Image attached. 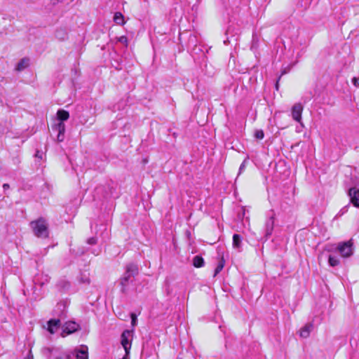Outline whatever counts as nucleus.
<instances>
[{
  "label": "nucleus",
  "mask_w": 359,
  "mask_h": 359,
  "mask_svg": "<svg viewBox=\"0 0 359 359\" xmlns=\"http://www.w3.org/2000/svg\"><path fill=\"white\" fill-rule=\"evenodd\" d=\"M41 353L47 359H74L71 351H60L57 348L43 347Z\"/></svg>",
  "instance_id": "obj_3"
},
{
  "label": "nucleus",
  "mask_w": 359,
  "mask_h": 359,
  "mask_svg": "<svg viewBox=\"0 0 359 359\" xmlns=\"http://www.w3.org/2000/svg\"><path fill=\"white\" fill-rule=\"evenodd\" d=\"M111 65L116 70H121L122 69L121 62L119 60H114V62H111Z\"/></svg>",
  "instance_id": "obj_25"
},
{
  "label": "nucleus",
  "mask_w": 359,
  "mask_h": 359,
  "mask_svg": "<svg viewBox=\"0 0 359 359\" xmlns=\"http://www.w3.org/2000/svg\"><path fill=\"white\" fill-rule=\"evenodd\" d=\"M70 252H74V250H70Z\"/></svg>",
  "instance_id": "obj_43"
},
{
  "label": "nucleus",
  "mask_w": 359,
  "mask_h": 359,
  "mask_svg": "<svg viewBox=\"0 0 359 359\" xmlns=\"http://www.w3.org/2000/svg\"><path fill=\"white\" fill-rule=\"evenodd\" d=\"M133 331L129 330H125L121 335V344L123 347L125 352L130 354V350L131 348V339L129 337L132 335Z\"/></svg>",
  "instance_id": "obj_10"
},
{
  "label": "nucleus",
  "mask_w": 359,
  "mask_h": 359,
  "mask_svg": "<svg viewBox=\"0 0 359 359\" xmlns=\"http://www.w3.org/2000/svg\"><path fill=\"white\" fill-rule=\"evenodd\" d=\"M81 330L79 324L75 321L69 320L65 323L62 326L61 337H65Z\"/></svg>",
  "instance_id": "obj_9"
},
{
  "label": "nucleus",
  "mask_w": 359,
  "mask_h": 359,
  "mask_svg": "<svg viewBox=\"0 0 359 359\" xmlns=\"http://www.w3.org/2000/svg\"><path fill=\"white\" fill-rule=\"evenodd\" d=\"M352 83H353L354 86L359 87V77L358 78L353 77L352 79Z\"/></svg>",
  "instance_id": "obj_33"
},
{
  "label": "nucleus",
  "mask_w": 359,
  "mask_h": 359,
  "mask_svg": "<svg viewBox=\"0 0 359 359\" xmlns=\"http://www.w3.org/2000/svg\"><path fill=\"white\" fill-rule=\"evenodd\" d=\"M29 60L28 58H22L21 59L17 65L16 69L18 71H21L26 68L29 65Z\"/></svg>",
  "instance_id": "obj_22"
},
{
  "label": "nucleus",
  "mask_w": 359,
  "mask_h": 359,
  "mask_svg": "<svg viewBox=\"0 0 359 359\" xmlns=\"http://www.w3.org/2000/svg\"><path fill=\"white\" fill-rule=\"evenodd\" d=\"M79 282L81 283H84V284L88 285L90 283V279L88 275H86L85 273H81L80 278H79Z\"/></svg>",
  "instance_id": "obj_24"
},
{
  "label": "nucleus",
  "mask_w": 359,
  "mask_h": 359,
  "mask_svg": "<svg viewBox=\"0 0 359 359\" xmlns=\"http://www.w3.org/2000/svg\"><path fill=\"white\" fill-rule=\"evenodd\" d=\"M43 153L39 150H36L34 156L40 160L43 158Z\"/></svg>",
  "instance_id": "obj_32"
},
{
  "label": "nucleus",
  "mask_w": 359,
  "mask_h": 359,
  "mask_svg": "<svg viewBox=\"0 0 359 359\" xmlns=\"http://www.w3.org/2000/svg\"><path fill=\"white\" fill-rule=\"evenodd\" d=\"M91 252L95 255H98L100 253V252H101V248H99L97 249H95V250H92Z\"/></svg>",
  "instance_id": "obj_34"
},
{
  "label": "nucleus",
  "mask_w": 359,
  "mask_h": 359,
  "mask_svg": "<svg viewBox=\"0 0 359 359\" xmlns=\"http://www.w3.org/2000/svg\"><path fill=\"white\" fill-rule=\"evenodd\" d=\"M255 137L257 140H262L264 137V133L262 130H256L255 132Z\"/></svg>",
  "instance_id": "obj_26"
},
{
  "label": "nucleus",
  "mask_w": 359,
  "mask_h": 359,
  "mask_svg": "<svg viewBox=\"0 0 359 359\" xmlns=\"http://www.w3.org/2000/svg\"><path fill=\"white\" fill-rule=\"evenodd\" d=\"M304 109V106L302 103H295L291 109V114L292 118L298 123H301L302 114Z\"/></svg>",
  "instance_id": "obj_12"
},
{
  "label": "nucleus",
  "mask_w": 359,
  "mask_h": 359,
  "mask_svg": "<svg viewBox=\"0 0 359 359\" xmlns=\"http://www.w3.org/2000/svg\"><path fill=\"white\" fill-rule=\"evenodd\" d=\"M62 326L61 320L53 318L46 322V326H44V328H46L50 334H53L57 332Z\"/></svg>",
  "instance_id": "obj_11"
},
{
  "label": "nucleus",
  "mask_w": 359,
  "mask_h": 359,
  "mask_svg": "<svg viewBox=\"0 0 359 359\" xmlns=\"http://www.w3.org/2000/svg\"><path fill=\"white\" fill-rule=\"evenodd\" d=\"M204 263V259L201 255H196L193 259V265L196 268L203 266Z\"/></svg>",
  "instance_id": "obj_20"
},
{
  "label": "nucleus",
  "mask_w": 359,
  "mask_h": 359,
  "mask_svg": "<svg viewBox=\"0 0 359 359\" xmlns=\"http://www.w3.org/2000/svg\"><path fill=\"white\" fill-rule=\"evenodd\" d=\"M86 243L90 245H96L97 243V238L95 236H93L87 239Z\"/></svg>",
  "instance_id": "obj_27"
},
{
  "label": "nucleus",
  "mask_w": 359,
  "mask_h": 359,
  "mask_svg": "<svg viewBox=\"0 0 359 359\" xmlns=\"http://www.w3.org/2000/svg\"><path fill=\"white\" fill-rule=\"evenodd\" d=\"M118 41L120 43L125 44V46H126V47L128 46V38H127L126 36H120V37L118 39Z\"/></svg>",
  "instance_id": "obj_30"
},
{
  "label": "nucleus",
  "mask_w": 359,
  "mask_h": 359,
  "mask_svg": "<svg viewBox=\"0 0 359 359\" xmlns=\"http://www.w3.org/2000/svg\"><path fill=\"white\" fill-rule=\"evenodd\" d=\"M139 273L138 266L133 263H129L126 266V271L123 276L119 279V283L121 286V292L123 294H126L128 291V286L130 283L133 282V278Z\"/></svg>",
  "instance_id": "obj_1"
},
{
  "label": "nucleus",
  "mask_w": 359,
  "mask_h": 359,
  "mask_svg": "<svg viewBox=\"0 0 359 359\" xmlns=\"http://www.w3.org/2000/svg\"><path fill=\"white\" fill-rule=\"evenodd\" d=\"M69 305L68 299L62 300L58 302L52 311V315L55 318L60 320H65L67 317V306Z\"/></svg>",
  "instance_id": "obj_7"
},
{
  "label": "nucleus",
  "mask_w": 359,
  "mask_h": 359,
  "mask_svg": "<svg viewBox=\"0 0 359 359\" xmlns=\"http://www.w3.org/2000/svg\"><path fill=\"white\" fill-rule=\"evenodd\" d=\"M243 237L240 234L235 233L233 236V246L240 251L241 248Z\"/></svg>",
  "instance_id": "obj_18"
},
{
  "label": "nucleus",
  "mask_w": 359,
  "mask_h": 359,
  "mask_svg": "<svg viewBox=\"0 0 359 359\" xmlns=\"http://www.w3.org/2000/svg\"><path fill=\"white\" fill-rule=\"evenodd\" d=\"M34 234L38 238H46L48 237V224L46 220L40 217L30 222Z\"/></svg>",
  "instance_id": "obj_4"
},
{
  "label": "nucleus",
  "mask_w": 359,
  "mask_h": 359,
  "mask_svg": "<svg viewBox=\"0 0 359 359\" xmlns=\"http://www.w3.org/2000/svg\"><path fill=\"white\" fill-rule=\"evenodd\" d=\"M225 260L224 257H221L217 263V267L215 269L214 277H215L224 268Z\"/></svg>",
  "instance_id": "obj_23"
},
{
  "label": "nucleus",
  "mask_w": 359,
  "mask_h": 359,
  "mask_svg": "<svg viewBox=\"0 0 359 359\" xmlns=\"http://www.w3.org/2000/svg\"><path fill=\"white\" fill-rule=\"evenodd\" d=\"M165 285H166L168 287L169 286V285H168V281L167 280L165 281Z\"/></svg>",
  "instance_id": "obj_40"
},
{
  "label": "nucleus",
  "mask_w": 359,
  "mask_h": 359,
  "mask_svg": "<svg viewBox=\"0 0 359 359\" xmlns=\"http://www.w3.org/2000/svg\"><path fill=\"white\" fill-rule=\"evenodd\" d=\"M248 162V158H245L239 168V174L241 173L245 168L246 163Z\"/></svg>",
  "instance_id": "obj_31"
},
{
  "label": "nucleus",
  "mask_w": 359,
  "mask_h": 359,
  "mask_svg": "<svg viewBox=\"0 0 359 359\" xmlns=\"http://www.w3.org/2000/svg\"><path fill=\"white\" fill-rule=\"evenodd\" d=\"M114 21L117 25H123L125 23L123 15L120 12L115 13L114 16Z\"/></svg>",
  "instance_id": "obj_21"
},
{
  "label": "nucleus",
  "mask_w": 359,
  "mask_h": 359,
  "mask_svg": "<svg viewBox=\"0 0 359 359\" xmlns=\"http://www.w3.org/2000/svg\"><path fill=\"white\" fill-rule=\"evenodd\" d=\"M121 359H130V354H128L127 353H126Z\"/></svg>",
  "instance_id": "obj_39"
},
{
  "label": "nucleus",
  "mask_w": 359,
  "mask_h": 359,
  "mask_svg": "<svg viewBox=\"0 0 359 359\" xmlns=\"http://www.w3.org/2000/svg\"><path fill=\"white\" fill-rule=\"evenodd\" d=\"M312 96H313V95H312V93H311V92H310V93H309V97H306V98H302V99L304 100V102H307V100H309L312 97Z\"/></svg>",
  "instance_id": "obj_37"
},
{
  "label": "nucleus",
  "mask_w": 359,
  "mask_h": 359,
  "mask_svg": "<svg viewBox=\"0 0 359 359\" xmlns=\"http://www.w3.org/2000/svg\"><path fill=\"white\" fill-rule=\"evenodd\" d=\"M328 263L330 266L334 267L339 264V259L337 255H330L328 257Z\"/></svg>",
  "instance_id": "obj_19"
},
{
  "label": "nucleus",
  "mask_w": 359,
  "mask_h": 359,
  "mask_svg": "<svg viewBox=\"0 0 359 359\" xmlns=\"http://www.w3.org/2000/svg\"><path fill=\"white\" fill-rule=\"evenodd\" d=\"M313 324L312 323H309L306 324L301 330H300V337L302 338H307L309 337L311 332L313 330Z\"/></svg>",
  "instance_id": "obj_16"
},
{
  "label": "nucleus",
  "mask_w": 359,
  "mask_h": 359,
  "mask_svg": "<svg viewBox=\"0 0 359 359\" xmlns=\"http://www.w3.org/2000/svg\"><path fill=\"white\" fill-rule=\"evenodd\" d=\"M55 36L57 39L65 41L68 38V31L65 27H60L55 30Z\"/></svg>",
  "instance_id": "obj_17"
},
{
  "label": "nucleus",
  "mask_w": 359,
  "mask_h": 359,
  "mask_svg": "<svg viewBox=\"0 0 359 359\" xmlns=\"http://www.w3.org/2000/svg\"><path fill=\"white\" fill-rule=\"evenodd\" d=\"M167 290V294H170V292L168 290V288L166 289Z\"/></svg>",
  "instance_id": "obj_41"
},
{
  "label": "nucleus",
  "mask_w": 359,
  "mask_h": 359,
  "mask_svg": "<svg viewBox=\"0 0 359 359\" xmlns=\"http://www.w3.org/2000/svg\"><path fill=\"white\" fill-rule=\"evenodd\" d=\"M350 202L356 208H359V189L351 187L348 190Z\"/></svg>",
  "instance_id": "obj_13"
},
{
  "label": "nucleus",
  "mask_w": 359,
  "mask_h": 359,
  "mask_svg": "<svg viewBox=\"0 0 359 359\" xmlns=\"http://www.w3.org/2000/svg\"><path fill=\"white\" fill-rule=\"evenodd\" d=\"M276 219V213L273 210H270L267 214V219L264 224V238L267 240L272 235Z\"/></svg>",
  "instance_id": "obj_8"
},
{
  "label": "nucleus",
  "mask_w": 359,
  "mask_h": 359,
  "mask_svg": "<svg viewBox=\"0 0 359 359\" xmlns=\"http://www.w3.org/2000/svg\"><path fill=\"white\" fill-rule=\"evenodd\" d=\"M26 359H33V356L32 355L31 358L28 357Z\"/></svg>",
  "instance_id": "obj_42"
},
{
  "label": "nucleus",
  "mask_w": 359,
  "mask_h": 359,
  "mask_svg": "<svg viewBox=\"0 0 359 359\" xmlns=\"http://www.w3.org/2000/svg\"><path fill=\"white\" fill-rule=\"evenodd\" d=\"M3 188H4V191H6L10 188V186L8 184L6 183V184H3Z\"/></svg>",
  "instance_id": "obj_38"
},
{
  "label": "nucleus",
  "mask_w": 359,
  "mask_h": 359,
  "mask_svg": "<svg viewBox=\"0 0 359 359\" xmlns=\"http://www.w3.org/2000/svg\"><path fill=\"white\" fill-rule=\"evenodd\" d=\"M325 250L339 252L343 257H349L353 253V243L351 241L339 243L337 247L334 245L326 247Z\"/></svg>",
  "instance_id": "obj_5"
},
{
  "label": "nucleus",
  "mask_w": 359,
  "mask_h": 359,
  "mask_svg": "<svg viewBox=\"0 0 359 359\" xmlns=\"http://www.w3.org/2000/svg\"><path fill=\"white\" fill-rule=\"evenodd\" d=\"M348 205L346 206H344L343 208H341L339 212L337 213L335 217H339L343 215L345 212L348 211Z\"/></svg>",
  "instance_id": "obj_29"
},
{
  "label": "nucleus",
  "mask_w": 359,
  "mask_h": 359,
  "mask_svg": "<svg viewBox=\"0 0 359 359\" xmlns=\"http://www.w3.org/2000/svg\"><path fill=\"white\" fill-rule=\"evenodd\" d=\"M85 252V250L83 249H81V250H78L76 252H75L76 256H80L83 255Z\"/></svg>",
  "instance_id": "obj_35"
},
{
  "label": "nucleus",
  "mask_w": 359,
  "mask_h": 359,
  "mask_svg": "<svg viewBox=\"0 0 359 359\" xmlns=\"http://www.w3.org/2000/svg\"><path fill=\"white\" fill-rule=\"evenodd\" d=\"M55 287L58 292L61 293H67L71 287V283L65 279H60L56 283Z\"/></svg>",
  "instance_id": "obj_14"
},
{
  "label": "nucleus",
  "mask_w": 359,
  "mask_h": 359,
  "mask_svg": "<svg viewBox=\"0 0 359 359\" xmlns=\"http://www.w3.org/2000/svg\"><path fill=\"white\" fill-rule=\"evenodd\" d=\"M95 193L97 194H101L104 199L118 197V194L116 192V189L114 187L113 182L105 185L98 186L95 189Z\"/></svg>",
  "instance_id": "obj_6"
},
{
  "label": "nucleus",
  "mask_w": 359,
  "mask_h": 359,
  "mask_svg": "<svg viewBox=\"0 0 359 359\" xmlns=\"http://www.w3.org/2000/svg\"><path fill=\"white\" fill-rule=\"evenodd\" d=\"M69 118V111L60 109L57 111L56 122L52 126V130L57 132V140L61 142L65 139V121H67Z\"/></svg>",
  "instance_id": "obj_2"
},
{
  "label": "nucleus",
  "mask_w": 359,
  "mask_h": 359,
  "mask_svg": "<svg viewBox=\"0 0 359 359\" xmlns=\"http://www.w3.org/2000/svg\"><path fill=\"white\" fill-rule=\"evenodd\" d=\"M131 325L133 327H135L137 324V318L134 313H130Z\"/></svg>",
  "instance_id": "obj_28"
},
{
  "label": "nucleus",
  "mask_w": 359,
  "mask_h": 359,
  "mask_svg": "<svg viewBox=\"0 0 359 359\" xmlns=\"http://www.w3.org/2000/svg\"><path fill=\"white\" fill-rule=\"evenodd\" d=\"M280 77H281V76H280L278 78V79H277V81H276V84H275V88H276V90H278V88H279V81H280Z\"/></svg>",
  "instance_id": "obj_36"
},
{
  "label": "nucleus",
  "mask_w": 359,
  "mask_h": 359,
  "mask_svg": "<svg viewBox=\"0 0 359 359\" xmlns=\"http://www.w3.org/2000/svg\"><path fill=\"white\" fill-rule=\"evenodd\" d=\"M74 353V359H88V347L81 346L80 348L72 351Z\"/></svg>",
  "instance_id": "obj_15"
}]
</instances>
